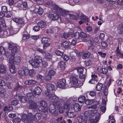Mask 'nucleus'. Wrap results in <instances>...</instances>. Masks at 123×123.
<instances>
[{"instance_id":"f257e3e1","label":"nucleus","mask_w":123,"mask_h":123,"mask_svg":"<svg viewBox=\"0 0 123 123\" xmlns=\"http://www.w3.org/2000/svg\"><path fill=\"white\" fill-rule=\"evenodd\" d=\"M28 62L34 68L39 67L44 68L47 65L46 62H42L41 57L39 56L36 55L34 58V60L32 58L30 57L28 59Z\"/></svg>"},{"instance_id":"f03ea898","label":"nucleus","mask_w":123,"mask_h":123,"mask_svg":"<svg viewBox=\"0 0 123 123\" xmlns=\"http://www.w3.org/2000/svg\"><path fill=\"white\" fill-rule=\"evenodd\" d=\"M52 8L53 9L56 10L57 12V15H54L52 14H50L49 15L48 17L52 20H57L60 17L59 15L62 16L64 15L63 13L67 12L66 11V10L63 9L62 8H60L58 5L55 4H53L51 5Z\"/></svg>"},{"instance_id":"7ed1b4c3","label":"nucleus","mask_w":123,"mask_h":123,"mask_svg":"<svg viewBox=\"0 0 123 123\" xmlns=\"http://www.w3.org/2000/svg\"><path fill=\"white\" fill-rule=\"evenodd\" d=\"M46 87L47 90L45 91V94L47 98L51 99H56L57 101L59 100V97L55 94H51L50 92L51 90L54 89V85L50 83H49L46 84Z\"/></svg>"},{"instance_id":"20e7f679","label":"nucleus","mask_w":123,"mask_h":123,"mask_svg":"<svg viewBox=\"0 0 123 123\" xmlns=\"http://www.w3.org/2000/svg\"><path fill=\"white\" fill-rule=\"evenodd\" d=\"M70 83L71 86H69V87H80L83 85L84 82V80L81 79L79 80L76 77L74 74H70Z\"/></svg>"},{"instance_id":"39448f33","label":"nucleus","mask_w":123,"mask_h":123,"mask_svg":"<svg viewBox=\"0 0 123 123\" xmlns=\"http://www.w3.org/2000/svg\"><path fill=\"white\" fill-rule=\"evenodd\" d=\"M96 105H93L88 107L84 113V115L86 117H90L97 113L95 108L96 107Z\"/></svg>"},{"instance_id":"423d86ee","label":"nucleus","mask_w":123,"mask_h":123,"mask_svg":"<svg viewBox=\"0 0 123 123\" xmlns=\"http://www.w3.org/2000/svg\"><path fill=\"white\" fill-rule=\"evenodd\" d=\"M33 115L31 113H29L27 115L24 114L22 115L21 120L25 123H32L33 121Z\"/></svg>"},{"instance_id":"0eeeda50","label":"nucleus","mask_w":123,"mask_h":123,"mask_svg":"<svg viewBox=\"0 0 123 123\" xmlns=\"http://www.w3.org/2000/svg\"><path fill=\"white\" fill-rule=\"evenodd\" d=\"M38 106H40L38 108V109L41 112H46L48 111L47 105L45 102L43 100L41 101L38 104Z\"/></svg>"},{"instance_id":"6e6552de","label":"nucleus","mask_w":123,"mask_h":123,"mask_svg":"<svg viewBox=\"0 0 123 123\" xmlns=\"http://www.w3.org/2000/svg\"><path fill=\"white\" fill-rule=\"evenodd\" d=\"M90 118L89 123H97L100 118L99 112H97Z\"/></svg>"},{"instance_id":"1a4fd4ad","label":"nucleus","mask_w":123,"mask_h":123,"mask_svg":"<svg viewBox=\"0 0 123 123\" xmlns=\"http://www.w3.org/2000/svg\"><path fill=\"white\" fill-rule=\"evenodd\" d=\"M12 20L20 26H22L25 23V19L23 18H18L15 17H13Z\"/></svg>"},{"instance_id":"9d476101","label":"nucleus","mask_w":123,"mask_h":123,"mask_svg":"<svg viewBox=\"0 0 123 123\" xmlns=\"http://www.w3.org/2000/svg\"><path fill=\"white\" fill-rule=\"evenodd\" d=\"M12 58H11L9 61V68L11 73L13 74H15L16 72V70L15 67L13 64V61L12 60Z\"/></svg>"},{"instance_id":"9b49d317","label":"nucleus","mask_w":123,"mask_h":123,"mask_svg":"<svg viewBox=\"0 0 123 123\" xmlns=\"http://www.w3.org/2000/svg\"><path fill=\"white\" fill-rule=\"evenodd\" d=\"M14 55H11L9 61L10 60V59L12 58V60L13 61V64H14V63H15L17 65H18L21 61L20 57L18 56H17L15 57H14Z\"/></svg>"},{"instance_id":"f8f14e48","label":"nucleus","mask_w":123,"mask_h":123,"mask_svg":"<svg viewBox=\"0 0 123 123\" xmlns=\"http://www.w3.org/2000/svg\"><path fill=\"white\" fill-rule=\"evenodd\" d=\"M66 81L64 79H61L59 80L57 83V85L59 87L64 88L66 85Z\"/></svg>"},{"instance_id":"ddd939ff","label":"nucleus","mask_w":123,"mask_h":123,"mask_svg":"<svg viewBox=\"0 0 123 123\" xmlns=\"http://www.w3.org/2000/svg\"><path fill=\"white\" fill-rule=\"evenodd\" d=\"M25 76H29L31 77L34 76L35 74V72L33 69H29L27 68H26L25 70Z\"/></svg>"},{"instance_id":"4468645a","label":"nucleus","mask_w":123,"mask_h":123,"mask_svg":"<svg viewBox=\"0 0 123 123\" xmlns=\"http://www.w3.org/2000/svg\"><path fill=\"white\" fill-rule=\"evenodd\" d=\"M80 20L79 22L80 25L84 23V22H88L89 20V19L86 18L83 14H80Z\"/></svg>"},{"instance_id":"2eb2a0df","label":"nucleus","mask_w":123,"mask_h":123,"mask_svg":"<svg viewBox=\"0 0 123 123\" xmlns=\"http://www.w3.org/2000/svg\"><path fill=\"white\" fill-rule=\"evenodd\" d=\"M76 112L73 111L72 108H71L69 109L67 114V116L69 117H74L76 116Z\"/></svg>"},{"instance_id":"dca6fc26","label":"nucleus","mask_w":123,"mask_h":123,"mask_svg":"<svg viewBox=\"0 0 123 123\" xmlns=\"http://www.w3.org/2000/svg\"><path fill=\"white\" fill-rule=\"evenodd\" d=\"M73 111L75 112L80 111L81 110V107L78 103H75L71 106Z\"/></svg>"},{"instance_id":"f3484780","label":"nucleus","mask_w":123,"mask_h":123,"mask_svg":"<svg viewBox=\"0 0 123 123\" xmlns=\"http://www.w3.org/2000/svg\"><path fill=\"white\" fill-rule=\"evenodd\" d=\"M66 11L67 12H65V13H63L64 15H62V16H64L65 15H69L70 19H74L75 20H76L77 19V18L76 16L73 14H70V12L69 11L66 10Z\"/></svg>"},{"instance_id":"a211bd4d","label":"nucleus","mask_w":123,"mask_h":123,"mask_svg":"<svg viewBox=\"0 0 123 123\" xmlns=\"http://www.w3.org/2000/svg\"><path fill=\"white\" fill-rule=\"evenodd\" d=\"M76 118L79 122L78 123H86V118L83 116H80Z\"/></svg>"},{"instance_id":"6ab92c4d","label":"nucleus","mask_w":123,"mask_h":123,"mask_svg":"<svg viewBox=\"0 0 123 123\" xmlns=\"http://www.w3.org/2000/svg\"><path fill=\"white\" fill-rule=\"evenodd\" d=\"M62 99L60 98L59 100L57 101L56 99H54L53 102V104L49 106V108H51V109H56V108H57V103L59 101H60Z\"/></svg>"},{"instance_id":"aec40b11","label":"nucleus","mask_w":123,"mask_h":123,"mask_svg":"<svg viewBox=\"0 0 123 123\" xmlns=\"http://www.w3.org/2000/svg\"><path fill=\"white\" fill-rule=\"evenodd\" d=\"M19 31L17 28H15L13 27H10L9 29L10 35H12L15 34L17 33Z\"/></svg>"},{"instance_id":"412c9836","label":"nucleus","mask_w":123,"mask_h":123,"mask_svg":"<svg viewBox=\"0 0 123 123\" xmlns=\"http://www.w3.org/2000/svg\"><path fill=\"white\" fill-rule=\"evenodd\" d=\"M70 45L71 43L69 41L62 42L61 43V46L62 47L65 48H68Z\"/></svg>"},{"instance_id":"4be33fe9","label":"nucleus","mask_w":123,"mask_h":123,"mask_svg":"<svg viewBox=\"0 0 123 123\" xmlns=\"http://www.w3.org/2000/svg\"><path fill=\"white\" fill-rule=\"evenodd\" d=\"M29 103L30 108L35 109L37 108V106L36 104L32 100H29Z\"/></svg>"},{"instance_id":"5701e85b","label":"nucleus","mask_w":123,"mask_h":123,"mask_svg":"<svg viewBox=\"0 0 123 123\" xmlns=\"http://www.w3.org/2000/svg\"><path fill=\"white\" fill-rule=\"evenodd\" d=\"M115 52L117 56L119 58L123 57V54L120 51L119 46L117 47L115 51Z\"/></svg>"},{"instance_id":"b1692460","label":"nucleus","mask_w":123,"mask_h":123,"mask_svg":"<svg viewBox=\"0 0 123 123\" xmlns=\"http://www.w3.org/2000/svg\"><path fill=\"white\" fill-rule=\"evenodd\" d=\"M57 108L58 109L59 112L60 113H62L64 111V107H63V106H62V104L59 101L57 103Z\"/></svg>"},{"instance_id":"393cba45","label":"nucleus","mask_w":123,"mask_h":123,"mask_svg":"<svg viewBox=\"0 0 123 123\" xmlns=\"http://www.w3.org/2000/svg\"><path fill=\"white\" fill-rule=\"evenodd\" d=\"M41 114L39 113H37L34 115V116L33 115V120L37 121H38L41 117Z\"/></svg>"},{"instance_id":"a878e982","label":"nucleus","mask_w":123,"mask_h":123,"mask_svg":"<svg viewBox=\"0 0 123 123\" xmlns=\"http://www.w3.org/2000/svg\"><path fill=\"white\" fill-rule=\"evenodd\" d=\"M34 94L36 95L40 94L42 92V90L39 87H36L33 91Z\"/></svg>"},{"instance_id":"bb28decb","label":"nucleus","mask_w":123,"mask_h":123,"mask_svg":"<svg viewBox=\"0 0 123 123\" xmlns=\"http://www.w3.org/2000/svg\"><path fill=\"white\" fill-rule=\"evenodd\" d=\"M66 65L65 64V62L64 61H61L58 63V67L59 68H60L62 69H65Z\"/></svg>"},{"instance_id":"cd10ccee","label":"nucleus","mask_w":123,"mask_h":123,"mask_svg":"<svg viewBox=\"0 0 123 123\" xmlns=\"http://www.w3.org/2000/svg\"><path fill=\"white\" fill-rule=\"evenodd\" d=\"M76 100L77 98H74V97H71L67 99L66 102L70 104L71 103L74 102Z\"/></svg>"},{"instance_id":"c85d7f7f","label":"nucleus","mask_w":123,"mask_h":123,"mask_svg":"<svg viewBox=\"0 0 123 123\" xmlns=\"http://www.w3.org/2000/svg\"><path fill=\"white\" fill-rule=\"evenodd\" d=\"M19 47L17 46H15L13 47L11 49L12 54L11 55H15V53L18 49Z\"/></svg>"},{"instance_id":"c756f323","label":"nucleus","mask_w":123,"mask_h":123,"mask_svg":"<svg viewBox=\"0 0 123 123\" xmlns=\"http://www.w3.org/2000/svg\"><path fill=\"white\" fill-rule=\"evenodd\" d=\"M100 108V110L99 111H98V112L96 111V112L99 113L100 116L101 114L105 112L106 110V108L104 106H101Z\"/></svg>"},{"instance_id":"7c9ffc66","label":"nucleus","mask_w":123,"mask_h":123,"mask_svg":"<svg viewBox=\"0 0 123 123\" xmlns=\"http://www.w3.org/2000/svg\"><path fill=\"white\" fill-rule=\"evenodd\" d=\"M19 98V100L23 103H25L27 100V99L25 96L20 95Z\"/></svg>"},{"instance_id":"2f4dec72","label":"nucleus","mask_w":123,"mask_h":123,"mask_svg":"<svg viewBox=\"0 0 123 123\" xmlns=\"http://www.w3.org/2000/svg\"><path fill=\"white\" fill-rule=\"evenodd\" d=\"M86 98L85 96L83 95H80L78 98L79 102L80 103H82L85 102Z\"/></svg>"},{"instance_id":"473e14b6","label":"nucleus","mask_w":123,"mask_h":123,"mask_svg":"<svg viewBox=\"0 0 123 123\" xmlns=\"http://www.w3.org/2000/svg\"><path fill=\"white\" fill-rule=\"evenodd\" d=\"M46 25L45 23L42 20L40 21L37 24L41 28L45 27Z\"/></svg>"},{"instance_id":"72a5a7b5","label":"nucleus","mask_w":123,"mask_h":123,"mask_svg":"<svg viewBox=\"0 0 123 123\" xmlns=\"http://www.w3.org/2000/svg\"><path fill=\"white\" fill-rule=\"evenodd\" d=\"M26 68L23 69H21L18 72V74L21 76H23L24 75L25 76V70Z\"/></svg>"},{"instance_id":"f704fd0d","label":"nucleus","mask_w":123,"mask_h":123,"mask_svg":"<svg viewBox=\"0 0 123 123\" xmlns=\"http://www.w3.org/2000/svg\"><path fill=\"white\" fill-rule=\"evenodd\" d=\"M6 72V69L5 67L3 65H0V73L2 74H5Z\"/></svg>"},{"instance_id":"c9c22d12","label":"nucleus","mask_w":123,"mask_h":123,"mask_svg":"<svg viewBox=\"0 0 123 123\" xmlns=\"http://www.w3.org/2000/svg\"><path fill=\"white\" fill-rule=\"evenodd\" d=\"M49 41L50 39L46 37H43L42 38L41 40V43L43 44L47 42H49Z\"/></svg>"},{"instance_id":"e433bc0d","label":"nucleus","mask_w":123,"mask_h":123,"mask_svg":"<svg viewBox=\"0 0 123 123\" xmlns=\"http://www.w3.org/2000/svg\"><path fill=\"white\" fill-rule=\"evenodd\" d=\"M37 82L36 81L33 80H30L25 81V84L26 85L35 84Z\"/></svg>"},{"instance_id":"4c0bfd02","label":"nucleus","mask_w":123,"mask_h":123,"mask_svg":"<svg viewBox=\"0 0 123 123\" xmlns=\"http://www.w3.org/2000/svg\"><path fill=\"white\" fill-rule=\"evenodd\" d=\"M12 109L13 107L12 106L7 105L5 107L4 109V111H10Z\"/></svg>"},{"instance_id":"58836bf2","label":"nucleus","mask_w":123,"mask_h":123,"mask_svg":"<svg viewBox=\"0 0 123 123\" xmlns=\"http://www.w3.org/2000/svg\"><path fill=\"white\" fill-rule=\"evenodd\" d=\"M103 86V85L101 83H98L96 86V89L97 91H100L102 89Z\"/></svg>"},{"instance_id":"ea45409f","label":"nucleus","mask_w":123,"mask_h":123,"mask_svg":"<svg viewBox=\"0 0 123 123\" xmlns=\"http://www.w3.org/2000/svg\"><path fill=\"white\" fill-rule=\"evenodd\" d=\"M85 72L80 74H79V78L80 79L79 80L81 79L82 80H85V75L86 72V69H85Z\"/></svg>"},{"instance_id":"a19ab883","label":"nucleus","mask_w":123,"mask_h":123,"mask_svg":"<svg viewBox=\"0 0 123 123\" xmlns=\"http://www.w3.org/2000/svg\"><path fill=\"white\" fill-rule=\"evenodd\" d=\"M110 120L109 123H115V121L114 117L112 116H110L109 117Z\"/></svg>"},{"instance_id":"79ce46f5","label":"nucleus","mask_w":123,"mask_h":123,"mask_svg":"<svg viewBox=\"0 0 123 123\" xmlns=\"http://www.w3.org/2000/svg\"><path fill=\"white\" fill-rule=\"evenodd\" d=\"M70 104L68 103L67 102H65L64 105V107L65 110H68L69 111V109L71 108Z\"/></svg>"},{"instance_id":"37998d69","label":"nucleus","mask_w":123,"mask_h":123,"mask_svg":"<svg viewBox=\"0 0 123 123\" xmlns=\"http://www.w3.org/2000/svg\"><path fill=\"white\" fill-rule=\"evenodd\" d=\"M118 30L120 32V33L123 32V24H121L119 25Z\"/></svg>"},{"instance_id":"c03bdc74","label":"nucleus","mask_w":123,"mask_h":123,"mask_svg":"<svg viewBox=\"0 0 123 123\" xmlns=\"http://www.w3.org/2000/svg\"><path fill=\"white\" fill-rule=\"evenodd\" d=\"M90 55V53L89 52L85 53L83 55L82 58L83 59H86L89 57Z\"/></svg>"},{"instance_id":"a18cd8bd","label":"nucleus","mask_w":123,"mask_h":123,"mask_svg":"<svg viewBox=\"0 0 123 123\" xmlns=\"http://www.w3.org/2000/svg\"><path fill=\"white\" fill-rule=\"evenodd\" d=\"M55 72L53 70H50L48 72L49 76L51 77L54 76L55 74Z\"/></svg>"},{"instance_id":"49530a36","label":"nucleus","mask_w":123,"mask_h":123,"mask_svg":"<svg viewBox=\"0 0 123 123\" xmlns=\"http://www.w3.org/2000/svg\"><path fill=\"white\" fill-rule=\"evenodd\" d=\"M84 69H84V68L82 67H78L77 69V71L79 74H80L85 72H83Z\"/></svg>"},{"instance_id":"de8ad7c7","label":"nucleus","mask_w":123,"mask_h":123,"mask_svg":"<svg viewBox=\"0 0 123 123\" xmlns=\"http://www.w3.org/2000/svg\"><path fill=\"white\" fill-rule=\"evenodd\" d=\"M101 73L104 74H106L108 72V70L105 68H102L100 70Z\"/></svg>"},{"instance_id":"09e8293b","label":"nucleus","mask_w":123,"mask_h":123,"mask_svg":"<svg viewBox=\"0 0 123 123\" xmlns=\"http://www.w3.org/2000/svg\"><path fill=\"white\" fill-rule=\"evenodd\" d=\"M98 53L100 55L101 57L103 58H104L106 55V53H104L100 51H98Z\"/></svg>"},{"instance_id":"8fccbe9b","label":"nucleus","mask_w":123,"mask_h":123,"mask_svg":"<svg viewBox=\"0 0 123 123\" xmlns=\"http://www.w3.org/2000/svg\"><path fill=\"white\" fill-rule=\"evenodd\" d=\"M71 36H74L76 39H78L79 37L80 34L78 32H76L73 34H71Z\"/></svg>"},{"instance_id":"3c124183","label":"nucleus","mask_w":123,"mask_h":123,"mask_svg":"<svg viewBox=\"0 0 123 123\" xmlns=\"http://www.w3.org/2000/svg\"><path fill=\"white\" fill-rule=\"evenodd\" d=\"M21 119L19 117H17L13 119L12 121L13 123H19L21 121Z\"/></svg>"},{"instance_id":"603ef678","label":"nucleus","mask_w":123,"mask_h":123,"mask_svg":"<svg viewBox=\"0 0 123 123\" xmlns=\"http://www.w3.org/2000/svg\"><path fill=\"white\" fill-rule=\"evenodd\" d=\"M94 102L93 99H88L85 101V104L87 105H90L92 104Z\"/></svg>"},{"instance_id":"864d4df0","label":"nucleus","mask_w":123,"mask_h":123,"mask_svg":"<svg viewBox=\"0 0 123 123\" xmlns=\"http://www.w3.org/2000/svg\"><path fill=\"white\" fill-rule=\"evenodd\" d=\"M55 53L57 55L61 56L63 54V52H61L58 50H56L55 52Z\"/></svg>"},{"instance_id":"5fc2aeb1","label":"nucleus","mask_w":123,"mask_h":123,"mask_svg":"<svg viewBox=\"0 0 123 123\" xmlns=\"http://www.w3.org/2000/svg\"><path fill=\"white\" fill-rule=\"evenodd\" d=\"M5 15L4 16L7 18H10L12 16V14L11 12H7L5 13H4Z\"/></svg>"},{"instance_id":"6e6d98bb","label":"nucleus","mask_w":123,"mask_h":123,"mask_svg":"<svg viewBox=\"0 0 123 123\" xmlns=\"http://www.w3.org/2000/svg\"><path fill=\"white\" fill-rule=\"evenodd\" d=\"M45 58L48 60H50L52 57V55L51 54L48 53H45Z\"/></svg>"},{"instance_id":"4d7b16f0","label":"nucleus","mask_w":123,"mask_h":123,"mask_svg":"<svg viewBox=\"0 0 123 123\" xmlns=\"http://www.w3.org/2000/svg\"><path fill=\"white\" fill-rule=\"evenodd\" d=\"M5 90L3 88H0V94H3L4 97H5Z\"/></svg>"},{"instance_id":"13d9d810","label":"nucleus","mask_w":123,"mask_h":123,"mask_svg":"<svg viewBox=\"0 0 123 123\" xmlns=\"http://www.w3.org/2000/svg\"><path fill=\"white\" fill-rule=\"evenodd\" d=\"M32 94L31 93H29L27 94V96L29 101V100H32Z\"/></svg>"},{"instance_id":"bf43d9fd","label":"nucleus","mask_w":123,"mask_h":123,"mask_svg":"<svg viewBox=\"0 0 123 123\" xmlns=\"http://www.w3.org/2000/svg\"><path fill=\"white\" fill-rule=\"evenodd\" d=\"M30 36L29 35L23 34L22 40H25L28 39L29 38Z\"/></svg>"},{"instance_id":"052dcab7","label":"nucleus","mask_w":123,"mask_h":123,"mask_svg":"<svg viewBox=\"0 0 123 123\" xmlns=\"http://www.w3.org/2000/svg\"><path fill=\"white\" fill-rule=\"evenodd\" d=\"M43 78V76L40 74H38L37 75V79L38 80H40V81L41 82H43V80H42Z\"/></svg>"},{"instance_id":"680f3d73","label":"nucleus","mask_w":123,"mask_h":123,"mask_svg":"<svg viewBox=\"0 0 123 123\" xmlns=\"http://www.w3.org/2000/svg\"><path fill=\"white\" fill-rule=\"evenodd\" d=\"M50 45V43L49 42H47L46 43L43 44V49H45L49 47Z\"/></svg>"},{"instance_id":"e2e57ef3","label":"nucleus","mask_w":123,"mask_h":123,"mask_svg":"<svg viewBox=\"0 0 123 123\" xmlns=\"http://www.w3.org/2000/svg\"><path fill=\"white\" fill-rule=\"evenodd\" d=\"M55 29L54 28H51L50 29L48 30L47 32L49 33H52L54 32L55 31Z\"/></svg>"},{"instance_id":"0e129e2a","label":"nucleus","mask_w":123,"mask_h":123,"mask_svg":"<svg viewBox=\"0 0 123 123\" xmlns=\"http://www.w3.org/2000/svg\"><path fill=\"white\" fill-rule=\"evenodd\" d=\"M62 57L63 59L65 61H67L69 59V56L66 54L63 55Z\"/></svg>"},{"instance_id":"69168bd1","label":"nucleus","mask_w":123,"mask_h":123,"mask_svg":"<svg viewBox=\"0 0 123 123\" xmlns=\"http://www.w3.org/2000/svg\"><path fill=\"white\" fill-rule=\"evenodd\" d=\"M2 12L5 13L7 11V7L5 6H2L1 7Z\"/></svg>"},{"instance_id":"338daca9","label":"nucleus","mask_w":123,"mask_h":123,"mask_svg":"<svg viewBox=\"0 0 123 123\" xmlns=\"http://www.w3.org/2000/svg\"><path fill=\"white\" fill-rule=\"evenodd\" d=\"M12 105H16L18 103V101L17 100H12L11 102Z\"/></svg>"},{"instance_id":"774afa93","label":"nucleus","mask_w":123,"mask_h":123,"mask_svg":"<svg viewBox=\"0 0 123 123\" xmlns=\"http://www.w3.org/2000/svg\"><path fill=\"white\" fill-rule=\"evenodd\" d=\"M80 37L83 38H86L87 37L86 34L83 32H81L80 33Z\"/></svg>"}]
</instances>
